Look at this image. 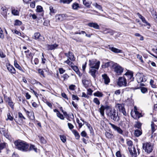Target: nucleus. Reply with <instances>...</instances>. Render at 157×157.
Listing matches in <instances>:
<instances>
[{
    "instance_id": "f257e3e1",
    "label": "nucleus",
    "mask_w": 157,
    "mask_h": 157,
    "mask_svg": "<svg viewBox=\"0 0 157 157\" xmlns=\"http://www.w3.org/2000/svg\"><path fill=\"white\" fill-rule=\"evenodd\" d=\"M15 148L22 151L26 152L29 150V144L24 141L18 140L14 142Z\"/></svg>"
},
{
    "instance_id": "f03ea898",
    "label": "nucleus",
    "mask_w": 157,
    "mask_h": 157,
    "mask_svg": "<svg viewBox=\"0 0 157 157\" xmlns=\"http://www.w3.org/2000/svg\"><path fill=\"white\" fill-rule=\"evenodd\" d=\"M106 113L108 117L115 121L118 122L120 120V117L118 115V112H116L114 109H108Z\"/></svg>"
},
{
    "instance_id": "7ed1b4c3",
    "label": "nucleus",
    "mask_w": 157,
    "mask_h": 157,
    "mask_svg": "<svg viewBox=\"0 0 157 157\" xmlns=\"http://www.w3.org/2000/svg\"><path fill=\"white\" fill-rule=\"evenodd\" d=\"M142 147L145 152L150 154L153 150L154 145L150 142H146L143 144Z\"/></svg>"
},
{
    "instance_id": "20e7f679",
    "label": "nucleus",
    "mask_w": 157,
    "mask_h": 157,
    "mask_svg": "<svg viewBox=\"0 0 157 157\" xmlns=\"http://www.w3.org/2000/svg\"><path fill=\"white\" fill-rule=\"evenodd\" d=\"M114 64V65L113 68L114 72H115L117 75H121L123 71V68L116 63H115Z\"/></svg>"
},
{
    "instance_id": "39448f33",
    "label": "nucleus",
    "mask_w": 157,
    "mask_h": 157,
    "mask_svg": "<svg viewBox=\"0 0 157 157\" xmlns=\"http://www.w3.org/2000/svg\"><path fill=\"white\" fill-rule=\"evenodd\" d=\"M89 62V65L90 67H94L96 69H99L100 64V62L99 61H97L96 59H93L90 60Z\"/></svg>"
},
{
    "instance_id": "423d86ee",
    "label": "nucleus",
    "mask_w": 157,
    "mask_h": 157,
    "mask_svg": "<svg viewBox=\"0 0 157 157\" xmlns=\"http://www.w3.org/2000/svg\"><path fill=\"white\" fill-rule=\"evenodd\" d=\"M117 85L120 86H126L127 81L126 79L124 77H120L118 78Z\"/></svg>"
},
{
    "instance_id": "0eeeda50",
    "label": "nucleus",
    "mask_w": 157,
    "mask_h": 157,
    "mask_svg": "<svg viewBox=\"0 0 157 157\" xmlns=\"http://www.w3.org/2000/svg\"><path fill=\"white\" fill-rule=\"evenodd\" d=\"M136 79L138 82L140 83L145 82L147 80V78L145 76L142 74H139L137 75Z\"/></svg>"
},
{
    "instance_id": "6e6552de",
    "label": "nucleus",
    "mask_w": 157,
    "mask_h": 157,
    "mask_svg": "<svg viewBox=\"0 0 157 157\" xmlns=\"http://www.w3.org/2000/svg\"><path fill=\"white\" fill-rule=\"evenodd\" d=\"M109 124L114 131H117L120 134H123V131L120 128L110 123H109Z\"/></svg>"
},
{
    "instance_id": "1a4fd4ad",
    "label": "nucleus",
    "mask_w": 157,
    "mask_h": 157,
    "mask_svg": "<svg viewBox=\"0 0 157 157\" xmlns=\"http://www.w3.org/2000/svg\"><path fill=\"white\" fill-rule=\"evenodd\" d=\"M124 75L126 76L128 80H130V81L134 80V78L133 77V73L132 71H128Z\"/></svg>"
},
{
    "instance_id": "9d476101",
    "label": "nucleus",
    "mask_w": 157,
    "mask_h": 157,
    "mask_svg": "<svg viewBox=\"0 0 157 157\" xmlns=\"http://www.w3.org/2000/svg\"><path fill=\"white\" fill-rule=\"evenodd\" d=\"M117 106L120 112H121L124 115H126L127 113L125 111L124 105L123 104H117Z\"/></svg>"
},
{
    "instance_id": "9b49d317",
    "label": "nucleus",
    "mask_w": 157,
    "mask_h": 157,
    "mask_svg": "<svg viewBox=\"0 0 157 157\" xmlns=\"http://www.w3.org/2000/svg\"><path fill=\"white\" fill-rule=\"evenodd\" d=\"M34 38L40 41H44L45 39L44 37L41 36L39 33H34Z\"/></svg>"
},
{
    "instance_id": "f8f14e48",
    "label": "nucleus",
    "mask_w": 157,
    "mask_h": 157,
    "mask_svg": "<svg viewBox=\"0 0 157 157\" xmlns=\"http://www.w3.org/2000/svg\"><path fill=\"white\" fill-rule=\"evenodd\" d=\"M98 69H97L95 67H90L89 73L94 78L96 77V73L97 72Z\"/></svg>"
},
{
    "instance_id": "ddd939ff",
    "label": "nucleus",
    "mask_w": 157,
    "mask_h": 157,
    "mask_svg": "<svg viewBox=\"0 0 157 157\" xmlns=\"http://www.w3.org/2000/svg\"><path fill=\"white\" fill-rule=\"evenodd\" d=\"M67 17L66 14H59L56 15L55 17L57 21H61Z\"/></svg>"
},
{
    "instance_id": "4468645a",
    "label": "nucleus",
    "mask_w": 157,
    "mask_h": 157,
    "mask_svg": "<svg viewBox=\"0 0 157 157\" xmlns=\"http://www.w3.org/2000/svg\"><path fill=\"white\" fill-rule=\"evenodd\" d=\"M7 68L9 72L12 74L16 73V70L10 64L7 65Z\"/></svg>"
},
{
    "instance_id": "2eb2a0df",
    "label": "nucleus",
    "mask_w": 157,
    "mask_h": 157,
    "mask_svg": "<svg viewBox=\"0 0 157 157\" xmlns=\"http://www.w3.org/2000/svg\"><path fill=\"white\" fill-rule=\"evenodd\" d=\"M128 149L130 153V154L133 156L136 157L137 152L136 149L134 147H128Z\"/></svg>"
},
{
    "instance_id": "dca6fc26",
    "label": "nucleus",
    "mask_w": 157,
    "mask_h": 157,
    "mask_svg": "<svg viewBox=\"0 0 157 157\" xmlns=\"http://www.w3.org/2000/svg\"><path fill=\"white\" fill-rule=\"evenodd\" d=\"M109 48L112 52L116 53H121L122 50H121L117 48H114L111 45H109Z\"/></svg>"
},
{
    "instance_id": "f3484780",
    "label": "nucleus",
    "mask_w": 157,
    "mask_h": 157,
    "mask_svg": "<svg viewBox=\"0 0 157 157\" xmlns=\"http://www.w3.org/2000/svg\"><path fill=\"white\" fill-rule=\"evenodd\" d=\"M102 77L104 80V82L106 84H108L110 82V79L109 77L106 74L102 75Z\"/></svg>"
},
{
    "instance_id": "a211bd4d",
    "label": "nucleus",
    "mask_w": 157,
    "mask_h": 157,
    "mask_svg": "<svg viewBox=\"0 0 157 157\" xmlns=\"http://www.w3.org/2000/svg\"><path fill=\"white\" fill-rule=\"evenodd\" d=\"M88 25L91 27H93L96 29H99V27L98 25L96 23L90 22L87 24Z\"/></svg>"
},
{
    "instance_id": "6ab92c4d",
    "label": "nucleus",
    "mask_w": 157,
    "mask_h": 157,
    "mask_svg": "<svg viewBox=\"0 0 157 157\" xmlns=\"http://www.w3.org/2000/svg\"><path fill=\"white\" fill-rule=\"evenodd\" d=\"M2 11L1 12V14L6 19L7 18V13L8 10L6 7H2L1 9Z\"/></svg>"
},
{
    "instance_id": "aec40b11",
    "label": "nucleus",
    "mask_w": 157,
    "mask_h": 157,
    "mask_svg": "<svg viewBox=\"0 0 157 157\" xmlns=\"http://www.w3.org/2000/svg\"><path fill=\"white\" fill-rule=\"evenodd\" d=\"M11 13L15 16H18L19 14V12L17 10H16L14 7H12L11 8Z\"/></svg>"
},
{
    "instance_id": "412c9836",
    "label": "nucleus",
    "mask_w": 157,
    "mask_h": 157,
    "mask_svg": "<svg viewBox=\"0 0 157 157\" xmlns=\"http://www.w3.org/2000/svg\"><path fill=\"white\" fill-rule=\"evenodd\" d=\"M58 45L56 44H48L47 45V48L48 50H52L53 49H54L55 48H56Z\"/></svg>"
},
{
    "instance_id": "4be33fe9",
    "label": "nucleus",
    "mask_w": 157,
    "mask_h": 157,
    "mask_svg": "<svg viewBox=\"0 0 157 157\" xmlns=\"http://www.w3.org/2000/svg\"><path fill=\"white\" fill-rule=\"evenodd\" d=\"M151 132L152 133H153L157 129V126L153 121L151 122Z\"/></svg>"
},
{
    "instance_id": "5701e85b",
    "label": "nucleus",
    "mask_w": 157,
    "mask_h": 157,
    "mask_svg": "<svg viewBox=\"0 0 157 157\" xmlns=\"http://www.w3.org/2000/svg\"><path fill=\"white\" fill-rule=\"evenodd\" d=\"M14 66L16 68L21 71L22 72H24V70L22 69L21 66L18 64L16 60L14 61Z\"/></svg>"
},
{
    "instance_id": "b1692460",
    "label": "nucleus",
    "mask_w": 157,
    "mask_h": 157,
    "mask_svg": "<svg viewBox=\"0 0 157 157\" xmlns=\"http://www.w3.org/2000/svg\"><path fill=\"white\" fill-rule=\"evenodd\" d=\"M115 63L112 62V61H110L109 62H107L106 63H105V67H111L113 68V65H114Z\"/></svg>"
},
{
    "instance_id": "393cba45",
    "label": "nucleus",
    "mask_w": 157,
    "mask_h": 157,
    "mask_svg": "<svg viewBox=\"0 0 157 157\" xmlns=\"http://www.w3.org/2000/svg\"><path fill=\"white\" fill-rule=\"evenodd\" d=\"M134 112L135 115L134 116V117H133V118L135 119H137V118H139L140 117H142L141 114L140 113H139L137 110H134Z\"/></svg>"
},
{
    "instance_id": "a878e982",
    "label": "nucleus",
    "mask_w": 157,
    "mask_h": 157,
    "mask_svg": "<svg viewBox=\"0 0 157 157\" xmlns=\"http://www.w3.org/2000/svg\"><path fill=\"white\" fill-rule=\"evenodd\" d=\"M105 108L104 106L102 105H101V107L99 109V111L101 116L103 117L104 115Z\"/></svg>"
},
{
    "instance_id": "bb28decb",
    "label": "nucleus",
    "mask_w": 157,
    "mask_h": 157,
    "mask_svg": "<svg viewBox=\"0 0 157 157\" xmlns=\"http://www.w3.org/2000/svg\"><path fill=\"white\" fill-rule=\"evenodd\" d=\"M82 82L86 88L88 87L90 83V81L86 79L82 80Z\"/></svg>"
},
{
    "instance_id": "cd10ccee",
    "label": "nucleus",
    "mask_w": 157,
    "mask_h": 157,
    "mask_svg": "<svg viewBox=\"0 0 157 157\" xmlns=\"http://www.w3.org/2000/svg\"><path fill=\"white\" fill-rule=\"evenodd\" d=\"M68 59L71 61H74L75 60V58L74 57L73 54L70 52H69V55Z\"/></svg>"
},
{
    "instance_id": "c85d7f7f",
    "label": "nucleus",
    "mask_w": 157,
    "mask_h": 157,
    "mask_svg": "<svg viewBox=\"0 0 157 157\" xmlns=\"http://www.w3.org/2000/svg\"><path fill=\"white\" fill-rule=\"evenodd\" d=\"M142 131L140 130L137 129L135 131L134 135L135 136L138 137L141 135Z\"/></svg>"
},
{
    "instance_id": "c756f323",
    "label": "nucleus",
    "mask_w": 157,
    "mask_h": 157,
    "mask_svg": "<svg viewBox=\"0 0 157 157\" xmlns=\"http://www.w3.org/2000/svg\"><path fill=\"white\" fill-rule=\"evenodd\" d=\"M106 137L108 139H112L114 137L113 135L108 132H106L105 133Z\"/></svg>"
},
{
    "instance_id": "7c9ffc66",
    "label": "nucleus",
    "mask_w": 157,
    "mask_h": 157,
    "mask_svg": "<svg viewBox=\"0 0 157 157\" xmlns=\"http://www.w3.org/2000/svg\"><path fill=\"white\" fill-rule=\"evenodd\" d=\"M72 7L73 10H77L79 8L78 4L76 2L73 3L72 6Z\"/></svg>"
},
{
    "instance_id": "2f4dec72",
    "label": "nucleus",
    "mask_w": 157,
    "mask_h": 157,
    "mask_svg": "<svg viewBox=\"0 0 157 157\" xmlns=\"http://www.w3.org/2000/svg\"><path fill=\"white\" fill-rule=\"evenodd\" d=\"M0 132L3 135L5 136L6 138H7L9 136L7 134V133L6 132L5 128H2L0 131Z\"/></svg>"
},
{
    "instance_id": "473e14b6",
    "label": "nucleus",
    "mask_w": 157,
    "mask_h": 157,
    "mask_svg": "<svg viewBox=\"0 0 157 157\" xmlns=\"http://www.w3.org/2000/svg\"><path fill=\"white\" fill-rule=\"evenodd\" d=\"M94 95L95 96H97L99 97H102L103 96V94L99 91H97L96 92L94 93Z\"/></svg>"
},
{
    "instance_id": "72a5a7b5",
    "label": "nucleus",
    "mask_w": 157,
    "mask_h": 157,
    "mask_svg": "<svg viewBox=\"0 0 157 157\" xmlns=\"http://www.w3.org/2000/svg\"><path fill=\"white\" fill-rule=\"evenodd\" d=\"M49 10L50 11V14L51 15H52V14H54L56 12V10L54 9L52 6H50L49 7Z\"/></svg>"
},
{
    "instance_id": "f704fd0d",
    "label": "nucleus",
    "mask_w": 157,
    "mask_h": 157,
    "mask_svg": "<svg viewBox=\"0 0 157 157\" xmlns=\"http://www.w3.org/2000/svg\"><path fill=\"white\" fill-rule=\"evenodd\" d=\"M22 23L21 21L18 20H16L14 21V26H20L21 25Z\"/></svg>"
},
{
    "instance_id": "c9c22d12",
    "label": "nucleus",
    "mask_w": 157,
    "mask_h": 157,
    "mask_svg": "<svg viewBox=\"0 0 157 157\" xmlns=\"http://www.w3.org/2000/svg\"><path fill=\"white\" fill-rule=\"evenodd\" d=\"M140 89L141 92L143 94H145L147 92V89L146 87H140Z\"/></svg>"
},
{
    "instance_id": "e433bc0d",
    "label": "nucleus",
    "mask_w": 157,
    "mask_h": 157,
    "mask_svg": "<svg viewBox=\"0 0 157 157\" xmlns=\"http://www.w3.org/2000/svg\"><path fill=\"white\" fill-rule=\"evenodd\" d=\"M72 132L75 136L76 139H78L80 137V136L78 133L75 130H73Z\"/></svg>"
},
{
    "instance_id": "4c0bfd02",
    "label": "nucleus",
    "mask_w": 157,
    "mask_h": 157,
    "mask_svg": "<svg viewBox=\"0 0 157 157\" xmlns=\"http://www.w3.org/2000/svg\"><path fill=\"white\" fill-rule=\"evenodd\" d=\"M12 32L16 34L18 36H21L23 37H24V35H23L21 33L18 32V31L16 30H12Z\"/></svg>"
},
{
    "instance_id": "58836bf2",
    "label": "nucleus",
    "mask_w": 157,
    "mask_h": 157,
    "mask_svg": "<svg viewBox=\"0 0 157 157\" xmlns=\"http://www.w3.org/2000/svg\"><path fill=\"white\" fill-rule=\"evenodd\" d=\"M29 150L30 151L31 150H33L35 151L36 152L37 149L35 147V146L33 144H31L29 147Z\"/></svg>"
},
{
    "instance_id": "ea45409f",
    "label": "nucleus",
    "mask_w": 157,
    "mask_h": 157,
    "mask_svg": "<svg viewBox=\"0 0 157 157\" xmlns=\"http://www.w3.org/2000/svg\"><path fill=\"white\" fill-rule=\"evenodd\" d=\"M72 0H60L59 2L60 3H63L64 4H69L71 2H72Z\"/></svg>"
},
{
    "instance_id": "a19ab883",
    "label": "nucleus",
    "mask_w": 157,
    "mask_h": 157,
    "mask_svg": "<svg viewBox=\"0 0 157 157\" xmlns=\"http://www.w3.org/2000/svg\"><path fill=\"white\" fill-rule=\"evenodd\" d=\"M7 118L6 119V120L7 121L8 120H10L11 121H12L13 120V118L10 115V113H8L7 114Z\"/></svg>"
},
{
    "instance_id": "79ce46f5",
    "label": "nucleus",
    "mask_w": 157,
    "mask_h": 157,
    "mask_svg": "<svg viewBox=\"0 0 157 157\" xmlns=\"http://www.w3.org/2000/svg\"><path fill=\"white\" fill-rule=\"evenodd\" d=\"M59 136L61 140L63 143H65L66 142V138L65 136L63 135H60Z\"/></svg>"
},
{
    "instance_id": "37998d69",
    "label": "nucleus",
    "mask_w": 157,
    "mask_h": 157,
    "mask_svg": "<svg viewBox=\"0 0 157 157\" xmlns=\"http://www.w3.org/2000/svg\"><path fill=\"white\" fill-rule=\"evenodd\" d=\"M83 4L86 7H89L90 6V4L89 3L87 2L86 0H82Z\"/></svg>"
},
{
    "instance_id": "c03bdc74",
    "label": "nucleus",
    "mask_w": 157,
    "mask_h": 157,
    "mask_svg": "<svg viewBox=\"0 0 157 157\" xmlns=\"http://www.w3.org/2000/svg\"><path fill=\"white\" fill-rule=\"evenodd\" d=\"M6 147V144L4 143H2L0 144V152L1 150L4 148Z\"/></svg>"
},
{
    "instance_id": "a18cd8bd",
    "label": "nucleus",
    "mask_w": 157,
    "mask_h": 157,
    "mask_svg": "<svg viewBox=\"0 0 157 157\" xmlns=\"http://www.w3.org/2000/svg\"><path fill=\"white\" fill-rule=\"evenodd\" d=\"M85 123H86V125L87 126L88 128L90 131V132H91L93 131L92 128L91 127V126L90 125V124H88L86 122H85Z\"/></svg>"
},
{
    "instance_id": "49530a36",
    "label": "nucleus",
    "mask_w": 157,
    "mask_h": 157,
    "mask_svg": "<svg viewBox=\"0 0 157 157\" xmlns=\"http://www.w3.org/2000/svg\"><path fill=\"white\" fill-rule=\"evenodd\" d=\"M93 102L97 105H99L100 104V102L98 99L97 98H94L93 101Z\"/></svg>"
},
{
    "instance_id": "de8ad7c7",
    "label": "nucleus",
    "mask_w": 157,
    "mask_h": 157,
    "mask_svg": "<svg viewBox=\"0 0 157 157\" xmlns=\"http://www.w3.org/2000/svg\"><path fill=\"white\" fill-rule=\"evenodd\" d=\"M56 114L57 116L60 118L61 119L64 120V117L63 115L61 114L60 112H58V113H56Z\"/></svg>"
},
{
    "instance_id": "09e8293b",
    "label": "nucleus",
    "mask_w": 157,
    "mask_h": 157,
    "mask_svg": "<svg viewBox=\"0 0 157 157\" xmlns=\"http://www.w3.org/2000/svg\"><path fill=\"white\" fill-rule=\"evenodd\" d=\"M24 110L25 111V112L26 113V114L28 115H29V114H30L31 115H33V118H34V113L33 112H30L29 111H28L26 110L25 108H24Z\"/></svg>"
},
{
    "instance_id": "8fccbe9b",
    "label": "nucleus",
    "mask_w": 157,
    "mask_h": 157,
    "mask_svg": "<svg viewBox=\"0 0 157 157\" xmlns=\"http://www.w3.org/2000/svg\"><path fill=\"white\" fill-rule=\"evenodd\" d=\"M0 38L2 39H3L4 38L3 31L1 28H0Z\"/></svg>"
},
{
    "instance_id": "3c124183",
    "label": "nucleus",
    "mask_w": 157,
    "mask_h": 157,
    "mask_svg": "<svg viewBox=\"0 0 157 157\" xmlns=\"http://www.w3.org/2000/svg\"><path fill=\"white\" fill-rule=\"evenodd\" d=\"M141 20L144 23L146 24V25H148L150 26V23H149L146 21L145 18L144 17L142 18V19H141Z\"/></svg>"
},
{
    "instance_id": "603ef678",
    "label": "nucleus",
    "mask_w": 157,
    "mask_h": 157,
    "mask_svg": "<svg viewBox=\"0 0 157 157\" xmlns=\"http://www.w3.org/2000/svg\"><path fill=\"white\" fill-rule=\"evenodd\" d=\"M142 124L140 122H137L135 125V127L139 129L141 127Z\"/></svg>"
},
{
    "instance_id": "864d4df0",
    "label": "nucleus",
    "mask_w": 157,
    "mask_h": 157,
    "mask_svg": "<svg viewBox=\"0 0 157 157\" xmlns=\"http://www.w3.org/2000/svg\"><path fill=\"white\" fill-rule=\"evenodd\" d=\"M127 144L128 146H129V147H132V141L129 140L127 141Z\"/></svg>"
},
{
    "instance_id": "5fc2aeb1",
    "label": "nucleus",
    "mask_w": 157,
    "mask_h": 157,
    "mask_svg": "<svg viewBox=\"0 0 157 157\" xmlns=\"http://www.w3.org/2000/svg\"><path fill=\"white\" fill-rule=\"evenodd\" d=\"M37 10L38 12H41L43 10L42 7L40 6H38L37 7Z\"/></svg>"
},
{
    "instance_id": "6e6d98bb",
    "label": "nucleus",
    "mask_w": 157,
    "mask_h": 157,
    "mask_svg": "<svg viewBox=\"0 0 157 157\" xmlns=\"http://www.w3.org/2000/svg\"><path fill=\"white\" fill-rule=\"evenodd\" d=\"M19 117L22 120L23 119L24 120L25 119V117L23 116V114L19 112L18 113Z\"/></svg>"
},
{
    "instance_id": "4d7b16f0",
    "label": "nucleus",
    "mask_w": 157,
    "mask_h": 157,
    "mask_svg": "<svg viewBox=\"0 0 157 157\" xmlns=\"http://www.w3.org/2000/svg\"><path fill=\"white\" fill-rule=\"evenodd\" d=\"M4 97L5 101L6 102H8V103L12 101L11 98L10 97L7 96H5Z\"/></svg>"
},
{
    "instance_id": "13d9d810",
    "label": "nucleus",
    "mask_w": 157,
    "mask_h": 157,
    "mask_svg": "<svg viewBox=\"0 0 157 157\" xmlns=\"http://www.w3.org/2000/svg\"><path fill=\"white\" fill-rule=\"evenodd\" d=\"M94 6L97 9L99 10H102V7L101 6L97 4V3H96L94 4Z\"/></svg>"
},
{
    "instance_id": "bf43d9fd",
    "label": "nucleus",
    "mask_w": 157,
    "mask_h": 157,
    "mask_svg": "<svg viewBox=\"0 0 157 157\" xmlns=\"http://www.w3.org/2000/svg\"><path fill=\"white\" fill-rule=\"evenodd\" d=\"M137 58L140 60L141 62L142 63H144V61L142 59V57L139 54H137Z\"/></svg>"
},
{
    "instance_id": "052dcab7",
    "label": "nucleus",
    "mask_w": 157,
    "mask_h": 157,
    "mask_svg": "<svg viewBox=\"0 0 157 157\" xmlns=\"http://www.w3.org/2000/svg\"><path fill=\"white\" fill-rule=\"evenodd\" d=\"M8 105L12 109H13L14 104L13 102L12 101H11L10 102H9L8 103Z\"/></svg>"
},
{
    "instance_id": "680f3d73",
    "label": "nucleus",
    "mask_w": 157,
    "mask_h": 157,
    "mask_svg": "<svg viewBox=\"0 0 157 157\" xmlns=\"http://www.w3.org/2000/svg\"><path fill=\"white\" fill-rule=\"evenodd\" d=\"M154 82L153 80L152 79H151L150 81V85H151V87L152 88H155L156 86H155V85L153 84Z\"/></svg>"
},
{
    "instance_id": "e2e57ef3",
    "label": "nucleus",
    "mask_w": 157,
    "mask_h": 157,
    "mask_svg": "<svg viewBox=\"0 0 157 157\" xmlns=\"http://www.w3.org/2000/svg\"><path fill=\"white\" fill-rule=\"evenodd\" d=\"M72 99L73 100H75L76 99L77 100V101H78L79 98L77 96L75 95L74 94H73L72 95Z\"/></svg>"
},
{
    "instance_id": "0e129e2a",
    "label": "nucleus",
    "mask_w": 157,
    "mask_h": 157,
    "mask_svg": "<svg viewBox=\"0 0 157 157\" xmlns=\"http://www.w3.org/2000/svg\"><path fill=\"white\" fill-rule=\"evenodd\" d=\"M38 73L40 74L41 75H42L44 77V71L41 69H39L38 70Z\"/></svg>"
},
{
    "instance_id": "69168bd1",
    "label": "nucleus",
    "mask_w": 157,
    "mask_h": 157,
    "mask_svg": "<svg viewBox=\"0 0 157 157\" xmlns=\"http://www.w3.org/2000/svg\"><path fill=\"white\" fill-rule=\"evenodd\" d=\"M116 156L117 157H121L122 155L120 151H117L116 154Z\"/></svg>"
},
{
    "instance_id": "338daca9",
    "label": "nucleus",
    "mask_w": 157,
    "mask_h": 157,
    "mask_svg": "<svg viewBox=\"0 0 157 157\" xmlns=\"http://www.w3.org/2000/svg\"><path fill=\"white\" fill-rule=\"evenodd\" d=\"M63 80H64L67 79L69 77V76L67 74H65L63 75Z\"/></svg>"
},
{
    "instance_id": "774afa93",
    "label": "nucleus",
    "mask_w": 157,
    "mask_h": 157,
    "mask_svg": "<svg viewBox=\"0 0 157 157\" xmlns=\"http://www.w3.org/2000/svg\"><path fill=\"white\" fill-rule=\"evenodd\" d=\"M71 67L72 68V69L75 71H77L78 70V69L77 66H71Z\"/></svg>"
}]
</instances>
